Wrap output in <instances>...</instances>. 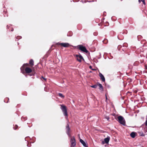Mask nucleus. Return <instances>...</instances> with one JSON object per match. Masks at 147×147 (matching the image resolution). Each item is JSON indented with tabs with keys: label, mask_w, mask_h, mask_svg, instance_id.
I'll list each match as a JSON object with an SVG mask.
<instances>
[{
	"label": "nucleus",
	"mask_w": 147,
	"mask_h": 147,
	"mask_svg": "<svg viewBox=\"0 0 147 147\" xmlns=\"http://www.w3.org/2000/svg\"><path fill=\"white\" fill-rule=\"evenodd\" d=\"M141 1L143 2V3L144 5H145L146 4V3H145V1L144 0H141Z\"/></svg>",
	"instance_id": "412c9836"
},
{
	"label": "nucleus",
	"mask_w": 147,
	"mask_h": 147,
	"mask_svg": "<svg viewBox=\"0 0 147 147\" xmlns=\"http://www.w3.org/2000/svg\"><path fill=\"white\" fill-rule=\"evenodd\" d=\"M136 133L134 132H132L130 134L132 138H134L136 136Z\"/></svg>",
	"instance_id": "f8f14e48"
},
{
	"label": "nucleus",
	"mask_w": 147,
	"mask_h": 147,
	"mask_svg": "<svg viewBox=\"0 0 147 147\" xmlns=\"http://www.w3.org/2000/svg\"><path fill=\"white\" fill-rule=\"evenodd\" d=\"M147 131V130L146 131V132Z\"/></svg>",
	"instance_id": "f704fd0d"
},
{
	"label": "nucleus",
	"mask_w": 147,
	"mask_h": 147,
	"mask_svg": "<svg viewBox=\"0 0 147 147\" xmlns=\"http://www.w3.org/2000/svg\"><path fill=\"white\" fill-rule=\"evenodd\" d=\"M61 108L63 113L64 115L65 116L66 119H67L68 114L67 113V108L66 106L63 105H60Z\"/></svg>",
	"instance_id": "f03ea898"
},
{
	"label": "nucleus",
	"mask_w": 147,
	"mask_h": 147,
	"mask_svg": "<svg viewBox=\"0 0 147 147\" xmlns=\"http://www.w3.org/2000/svg\"><path fill=\"white\" fill-rule=\"evenodd\" d=\"M34 61L33 59H30L29 61V64L30 65V66L31 67H32L34 65Z\"/></svg>",
	"instance_id": "9b49d317"
},
{
	"label": "nucleus",
	"mask_w": 147,
	"mask_h": 147,
	"mask_svg": "<svg viewBox=\"0 0 147 147\" xmlns=\"http://www.w3.org/2000/svg\"><path fill=\"white\" fill-rule=\"evenodd\" d=\"M70 142L71 143V147H74L76 144V140L75 137L73 136L70 138Z\"/></svg>",
	"instance_id": "7ed1b4c3"
},
{
	"label": "nucleus",
	"mask_w": 147,
	"mask_h": 147,
	"mask_svg": "<svg viewBox=\"0 0 147 147\" xmlns=\"http://www.w3.org/2000/svg\"><path fill=\"white\" fill-rule=\"evenodd\" d=\"M42 78L44 80L46 81L47 80L46 79L44 78L42 76Z\"/></svg>",
	"instance_id": "5701e85b"
},
{
	"label": "nucleus",
	"mask_w": 147,
	"mask_h": 147,
	"mask_svg": "<svg viewBox=\"0 0 147 147\" xmlns=\"http://www.w3.org/2000/svg\"><path fill=\"white\" fill-rule=\"evenodd\" d=\"M139 2L140 3L141 2L140 0H139Z\"/></svg>",
	"instance_id": "c85d7f7f"
},
{
	"label": "nucleus",
	"mask_w": 147,
	"mask_h": 147,
	"mask_svg": "<svg viewBox=\"0 0 147 147\" xmlns=\"http://www.w3.org/2000/svg\"><path fill=\"white\" fill-rule=\"evenodd\" d=\"M108 42V40L107 39H105L103 41V43L105 44H107Z\"/></svg>",
	"instance_id": "dca6fc26"
},
{
	"label": "nucleus",
	"mask_w": 147,
	"mask_h": 147,
	"mask_svg": "<svg viewBox=\"0 0 147 147\" xmlns=\"http://www.w3.org/2000/svg\"><path fill=\"white\" fill-rule=\"evenodd\" d=\"M121 47V45H119L118 47V49H120Z\"/></svg>",
	"instance_id": "b1692460"
},
{
	"label": "nucleus",
	"mask_w": 147,
	"mask_h": 147,
	"mask_svg": "<svg viewBox=\"0 0 147 147\" xmlns=\"http://www.w3.org/2000/svg\"><path fill=\"white\" fill-rule=\"evenodd\" d=\"M91 66H90V68H91Z\"/></svg>",
	"instance_id": "2f4dec72"
},
{
	"label": "nucleus",
	"mask_w": 147,
	"mask_h": 147,
	"mask_svg": "<svg viewBox=\"0 0 147 147\" xmlns=\"http://www.w3.org/2000/svg\"><path fill=\"white\" fill-rule=\"evenodd\" d=\"M58 95L59 97L62 98H64V96L63 95V94L61 93H59Z\"/></svg>",
	"instance_id": "2eb2a0df"
},
{
	"label": "nucleus",
	"mask_w": 147,
	"mask_h": 147,
	"mask_svg": "<svg viewBox=\"0 0 147 147\" xmlns=\"http://www.w3.org/2000/svg\"><path fill=\"white\" fill-rule=\"evenodd\" d=\"M102 142H103V144H104V142H103V141Z\"/></svg>",
	"instance_id": "72a5a7b5"
},
{
	"label": "nucleus",
	"mask_w": 147,
	"mask_h": 147,
	"mask_svg": "<svg viewBox=\"0 0 147 147\" xmlns=\"http://www.w3.org/2000/svg\"><path fill=\"white\" fill-rule=\"evenodd\" d=\"M18 127V126L17 125H15L13 127L14 129L15 130L16 129H17Z\"/></svg>",
	"instance_id": "a211bd4d"
},
{
	"label": "nucleus",
	"mask_w": 147,
	"mask_h": 147,
	"mask_svg": "<svg viewBox=\"0 0 147 147\" xmlns=\"http://www.w3.org/2000/svg\"><path fill=\"white\" fill-rule=\"evenodd\" d=\"M55 47V46L54 45H52V46L51 47Z\"/></svg>",
	"instance_id": "bb28decb"
},
{
	"label": "nucleus",
	"mask_w": 147,
	"mask_h": 147,
	"mask_svg": "<svg viewBox=\"0 0 147 147\" xmlns=\"http://www.w3.org/2000/svg\"><path fill=\"white\" fill-rule=\"evenodd\" d=\"M118 121L121 124L124 125L125 123V121L124 118L121 116L117 117Z\"/></svg>",
	"instance_id": "20e7f679"
},
{
	"label": "nucleus",
	"mask_w": 147,
	"mask_h": 147,
	"mask_svg": "<svg viewBox=\"0 0 147 147\" xmlns=\"http://www.w3.org/2000/svg\"><path fill=\"white\" fill-rule=\"evenodd\" d=\"M141 136H144V135L143 134H142V135H141Z\"/></svg>",
	"instance_id": "cd10ccee"
},
{
	"label": "nucleus",
	"mask_w": 147,
	"mask_h": 147,
	"mask_svg": "<svg viewBox=\"0 0 147 147\" xmlns=\"http://www.w3.org/2000/svg\"><path fill=\"white\" fill-rule=\"evenodd\" d=\"M13 29L12 28L11 31H13Z\"/></svg>",
	"instance_id": "a878e982"
},
{
	"label": "nucleus",
	"mask_w": 147,
	"mask_h": 147,
	"mask_svg": "<svg viewBox=\"0 0 147 147\" xmlns=\"http://www.w3.org/2000/svg\"><path fill=\"white\" fill-rule=\"evenodd\" d=\"M98 86L99 88V89L100 90H103V87L102 85L100 84H97V86Z\"/></svg>",
	"instance_id": "ddd939ff"
},
{
	"label": "nucleus",
	"mask_w": 147,
	"mask_h": 147,
	"mask_svg": "<svg viewBox=\"0 0 147 147\" xmlns=\"http://www.w3.org/2000/svg\"><path fill=\"white\" fill-rule=\"evenodd\" d=\"M91 87L94 88H96L97 87V85H94L92 86H90Z\"/></svg>",
	"instance_id": "f3484780"
},
{
	"label": "nucleus",
	"mask_w": 147,
	"mask_h": 147,
	"mask_svg": "<svg viewBox=\"0 0 147 147\" xmlns=\"http://www.w3.org/2000/svg\"><path fill=\"white\" fill-rule=\"evenodd\" d=\"M70 128L69 125L68 124H67L66 126V131L69 137L71 138L73 136H71L70 134Z\"/></svg>",
	"instance_id": "39448f33"
},
{
	"label": "nucleus",
	"mask_w": 147,
	"mask_h": 147,
	"mask_svg": "<svg viewBox=\"0 0 147 147\" xmlns=\"http://www.w3.org/2000/svg\"><path fill=\"white\" fill-rule=\"evenodd\" d=\"M21 36H18L16 37L17 39H21Z\"/></svg>",
	"instance_id": "6ab92c4d"
},
{
	"label": "nucleus",
	"mask_w": 147,
	"mask_h": 147,
	"mask_svg": "<svg viewBox=\"0 0 147 147\" xmlns=\"http://www.w3.org/2000/svg\"><path fill=\"white\" fill-rule=\"evenodd\" d=\"M56 45H61V46L65 47H69V45L68 43H59L58 42L56 43Z\"/></svg>",
	"instance_id": "0eeeda50"
},
{
	"label": "nucleus",
	"mask_w": 147,
	"mask_h": 147,
	"mask_svg": "<svg viewBox=\"0 0 147 147\" xmlns=\"http://www.w3.org/2000/svg\"><path fill=\"white\" fill-rule=\"evenodd\" d=\"M92 70H95V69H92Z\"/></svg>",
	"instance_id": "473e14b6"
},
{
	"label": "nucleus",
	"mask_w": 147,
	"mask_h": 147,
	"mask_svg": "<svg viewBox=\"0 0 147 147\" xmlns=\"http://www.w3.org/2000/svg\"><path fill=\"white\" fill-rule=\"evenodd\" d=\"M145 125L146 126H147V119L146 120L145 122Z\"/></svg>",
	"instance_id": "4be33fe9"
},
{
	"label": "nucleus",
	"mask_w": 147,
	"mask_h": 147,
	"mask_svg": "<svg viewBox=\"0 0 147 147\" xmlns=\"http://www.w3.org/2000/svg\"><path fill=\"white\" fill-rule=\"evenodd\" d=\"M79 49L81 51L86 53L88 52V51L85 47L83 46L82 45H80L79 46Z\"/></svg>",
	"instance_id": "423d86ee"
},
{
	"label": "nucleus",
	"mask_w": 147,
	"mask_h": 147,
	"mask_svg": "<svg viewBox=\"0 0 147 147\" xmlns=\"http://www.w3.org/2000/svg\"><path fill=\"white\" fill-rule=\"evenodd\" d=\"M85 147H88L87 146H85Z\"/></svg>",
	"instance_id": "c756f323"
},
{
	"label": "nucleus",
	"mask_w": 147,
	"mask_h": 147,
	"mask_svg": "<svg viewBox=\"0 0 147 147\" xmlns=\"http://www.w3.org/2000/svg\"><path fill=\"white\" fill-rule=\"evenodd\" d=\"M29 64L28 63L24 64L21 68V70L23 71L24 69L25 72L27 74H29L32 72V69L29 67Z\"/></svg>",
	"instance_id": "f257e3e1"
},
{
	"label": "nucleus",
	"mask_w": 147,
	"mask_h": 147,
	"mask_svg": "<svg viewBox=\"0 0 147 147\" xmlns=\"http://www.w3.org/2000/svg\"><path fill=\"white\" fill-rule=\"evenodd\" d=\"M76 56L77 57V60L78 61H79V62H81L82 59L84 60L83 57L81 55H76Z\"/></svg>",
	"instance_id": "6e6552de"
},
{
	"label": "nucleus",
	"mask_w": 147,
	"mask_h": 147,
	"mask_svg": "<svg viewBox=\"0 0 147 147\" xmlns=\"http://www.w3.org/2000/svg\"><path fill=\"white\" fill-rule=\"evenodd\" d=\"M27 146L28 147H30L31 146V144L30 143L28 142L27 144Z\"/></svg>",
	"instance_id": "aec40b11"
},
{
	"label": "nucleus",
	"mask_w": 147,
	"mask_h": 147,
	"mask_svg": "<svg viewBox=\"0 0 147 147\" xmlns=\"http://www.w3.org/2000/svg\"><path fill=\"white\" fill-rule=\"evenodd\" d=\"M7 28H8V26H7Z\"/></svg>",
	"instance_id": "7c9ffc66"
},
{
	"label": "nucleus",
	"mask_w": 147,
	"mask_h": 147,
	"mask_svg": "<svg viewBox=\"0 0 147 147\" xmlns=\"http://www.w3.org/2000/svg\"><path fill=\"white\" fill-rule=\"evenodd\" d=\"M99 76L100 77L101 79L103 82H104L105 81V79L103 75L100 72H99Z\"/></svg>",
	"instance_id": "1a4fd4ad"
},
{
	"label": "nucleus",
	"mask_w": 147,
	"mask_h": 147,
	"mask_svg": "<svg viewBox=\"0 0 147 147\" xmlns=\"http://www.w3.org/2000/svg\"><path fill=\"white\" fill-rule=\"evenodd\" d=\"M107 120H108L109 119V117H107Z\"/></svg>",
	"instance_id": "393cba45"
},
{
	"label": "nucleus",
	"mask_w": 147,
	"mask_h": 147,
	"mask_svg": "<svg viewBox=\"0 0 147 147\" xmlns=\"http://www.w3.org/2000/svg\"><path fill=\"white\" fill-rule=\"evenodd\" d=\"M80 142L83 144L84 146H86V145L84 141L82 139H80Z\"/></svg>",
	"instance_id": "4468645a"
},
{
	"label": "nucleus",
	"mask_w": 147,
	"mask_h": 147,
	"mask_svg": "<svg viewBox=\"0 0 147 147\" xmlns=\"http://www.w3.org/2000/svg\"><path fill=\"white\" fill-rule=\"evenodd\" d=\"M110 139V137L108 136L107 138H105L104 139V141L106 144H108Z\"/></svg>",
	"instance_id": "9d476101"
}]
</instances>
